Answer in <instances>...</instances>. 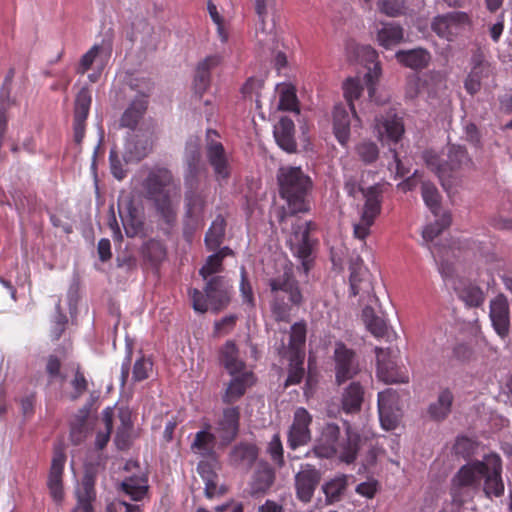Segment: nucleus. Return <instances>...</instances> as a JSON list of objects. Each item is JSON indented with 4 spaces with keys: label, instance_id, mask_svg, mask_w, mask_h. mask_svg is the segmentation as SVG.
Here are the masks:
<instances>
[{
    "label": "nucleus",
    "instance_id": "nucleus-1",
    "mask_svg": "<svg viewBox=\"0 0 512 512\" xmlns=\"http://www.w3.org/2000/svg\"><path fill=\"white\" fill-rule=\"evenodd\" d=\"M279 195L286 201V207L277 212V220L283 224L289 216L309 211L307 197L312 190L313 182L301 167L282 166L277 172Z\"/></svg>",
    "mask_w": 512,
    "mask_h": 512
},
{
    "label": "nucleus",
    "instance_id": "nucleus-2",
    "mask_svg": "<svg viewBox=\"0 0 512 512\" xmlns=\"http://www.w3.org/2000/svg\"><path fill=\"white\" fill-rule=\"evenodd\" d=\"M345 437L340 436V427L335 423H327L312 451L319 458L330 459L335 456L347 464L353 463L359 451L360 435L345 423Z\"/></svg>",
    "mask_w": 512,
    "mask_h": 512
},
{
    "label": "nucleus",
    "instance_id": "nucleus-3",
    "mask_svg": "<svg viewBox=\"0 0 512 512\" xmlns=\"http://www.w3.org/2000/svg\"><path fill=\"white\" fill-rule=\"evenodd\" d=\"M270 293V308L277 320L289 316L293 306L303 303V294L299 281L294 275L291 265L285 264L281 271L267 281Z\"/></svg>",
    "mask_w": 512,
    "mask_h": 512
},
{
    "label": "nucleus",
    "instance_id": "nucleus-4",
    "mask_svg": "<svg viewBox=\"0 0 512 512\" xmlns=\"http://www.w3.org/2000/svg\"><path fill=\"white\" fill-rule=\"evenodd\" d=\"M204 293L196 288L189 290L193 309L205 313L210 307L213 311L224 309L231 300L232 285L224 276H212L206 280Z\"/></svg>",
    "mask_w": 512,
    "mask_h": 512
},
{
    "label": "nucleus",
    "instance_id": "nucleus-5",
    "mask_svg": "<svg viewBox=\"0 0 512 512\" xmlns=\"http://www.w3.org/2000/svg\"><path fill=\"white\" fill-rule=\"evenodd\" d=\"M219 133L214 129H207L205 155L208 164L211 166L216 182L222 186L227 184L232 174V165L223 144L214 138Z\"/></svg>",
    "mask_w": 512,
    "mask_h": 512
},
{
    "label": "nucleus",
    "instance_id": "nucleus-6",
    "mask_svg": "<svg viewBox=\"0 0 512 512\" xmlns=\"http://www.w3.org/2000/svg\"><path fill=\"white\" fill-rule=\"evenodd\" d=\"M316 230V224L312 221H297L292 225L291 235L288 244L293 255L302 262L304 270L307 272L311 267V254L314 240L310 237V233Z\"/></svg>",
    "mask_w": 512,
    "mask_h": 512
},
{
    "label": "nucleus",
    "instance_id": "nucleus-7",
    "mask_svg": "<svg viewBox=\"0 0 512 512\" xmlns=\"http://www.w3.org/2000/svg\"><path fill=\"white\" fill-rule=\"evenodd\" d=\"M446 228V221L444 218L436 220L434 223L427 225L423 232V240L428 245V248L438 266L439 273L445 280L448 277V247L445 242H441L439 237L442 235Z\"/></svg>",
    "mask_w": 512,
    "mask_h": 512
},
{
    "label": "nucleus",
    "instance_id": "nucleus-8",
    "mask_svg": "<svg viewBox=\"0 0 512 512\" xmlns=\"http://www.w3.org/2000/svg\"><path fill=\"white\" fill-rule=\"evenodd\" d=\"M333 359L335 363V382L339 386L353 379L360 372L355 351L342 342L336 343Z\"/></svg>",
    "mask_w": 512,
    "mask_h": 512
},
{
    "label": "nucleus",
    "instance_id": "nucleus-9",
    "mask_svg": "<svg viewBox=\"0 0 512 512\" xmlns=\"http://www.w3.org/2000/svg\"><path fill=\"white\" fill-rule=\"evenodd\" d=\"M377 360V376L385 383H407L409 376L396 362V352L393 349L375 348Z\"/></svg>",
    "mask_w": 512,
    "mask_h": 512
},
{
    "label": "nucleus",
    "instance_id": "nucleus-10",
    "mask_svg": "<svg viewBox=\"0 0 512 512\" xmlns=\"http://www.w3.org/2000/svg\"><path fill=\"white\" fill-rule=\"evenodd\" d=\"M240 408L238 406L226 407L216 421L215 434L218 437V446H229L240 432Z\"/></svg>",
    "mask_w": 512,
    "mask_h": 512
},
{
    "label": "nucleus",
    "instance_id": "nucleus-11",
    "mask_svg": "<svg viewBox=\"0 0 512 512\" xmlns=\"http://www.w3.org/2000/svg\"><path fill=\"white\" fill-rule=\"evenodd\" d=\"M118 211L127 237L146 236L143 209L137 207L133 199H120Z\"/></svg>",
    "mask_w": 512,
    "mask_h": 512
},
{
    "label": "nucleus",
    "instance_id": "nucleus-12",
    "mask_svg": "<svg viewBox=\"0 0 512 512\" xmlns=\"http://www.w3.org/2000/svg\"><path fill=\"white\" fill-rule=\"evenodd\" d=\"M184 163L185 187L199 188L201 176L206 174V166L202 161L200 145L196 141L187 142Z\"/></svg>",
    "mask_w": 512,
    "mask_h": 512
},
{
    "label": "nucleus",
    "instance_id": "nucleus-13",
    "mask_svg": "<svg viewBox=\"0 0 512 512\" xmlns=\"http://www.w3.org/2000/svg\"><path fill=\"white\" fill-rule=\"evenodd\" d=\"M311 414L303 407L294 412L293 422L288 430L287 444L292 450L307 445L311 441Z\"/></svg>",
    "mask_w": 512,
    "mask_h": 512
},
{
    "label": "nucleus",
    "instance_id": "nucleus-14",
    "mask_svg": "<svg viewBox=\"0 0 512 512\" xmlns=\"http://www.w3.org/2000/svg\"><path fill=\"white\" fill-rule=\"evenodd\" d=\"M92 103V96L90 89L85 86L82 87L76 95L74 103L73 115V140L77 145H81L86 130V120L89 115Z\"/></svg>",
    "mask_w": 512,
    "mask_h": 512
},
{
    "label": "nucleus",
    "instance_id": "nucleus-15",
    "mask_svg": "<svg viewBox=\"0 0 512 512\" xmlns=\"http://www.w3.org/2000/svg\"><path fill=\"white\" fill-rule=\"evenodd\" d=\"M321 480L320 471L312 464H302L295 475V490L297 498L303 503H309Z\"/></svg>",
    "mask_w": 512,
    "mask_h": 512
},
{
    "label": "nucleus",
    "instance_id": "nucleus-16",
    "mask_svg": "<svg viewBox=\"0 0 512 512\" xmlns=\"http://www.w3.org/2000/svg\"><path fill=\"white\" fill-rule=\"evenodd\" d=\"M66 462V454L61 447H56L53 451V457L48 475L47 486L52 499L56 503L62 502L64 498L63 491V472Z\"/></svg>",
    "mask_w": 512,
    "mask_h": 512
},
{
    "label": "nucleus",
    "instance_id": "nucleus-17",
    "mask_svg": "<svg viewBox=\"0 0 512 512\" xmlns=\"http://www.w3.org/2000/svg\"><path fill=\"white\" fill-rule=\"evenodd\" d=\"M229 375L231 379L226 384V388L222 394V402L227 405H232L240 400L249 388L255 385L257 379L253 371Z\"/></svg>",
    "mask_w": 512,
    "mask_h": 512
},
{
    "label": "nucleus",
    "instance_id": "nucleus-18",
    "mask_svg": "<svg viewBox=\"0 0 512 512\" xmlns=\"http://www.w3.org/2000/svg\"><path fill=\"white\" fill-rule=\"evenodd\" d=\"M223 60L220 54L209 55L200 61L195 69L192 83L194 94L202 98L211 85V71L218 67Z\"/></svg>",
    "mask_w": 512,
    "mask_h": 512
},
{
    "label": "nucleus",
    "instance_id": "nucleus-19",
    "mask_svg": "<svg viewBox=\"0 0 512 512\" xmlns=\"http://www.w3.org/2000/svg\"><path fill=\"white\" fill-rule=\"evenodd\" d=\"M375 128L378 138L385 144H397L404 134V123L402 118L396 114L387 113L385 116L376 118Z\"/></svg>",
    "mask_w": 512,
    "mask_h": 512
},
{
    "label": "nucleus",
    "instance_id": "nucleus-20",
    "mask_svg": "<svg viewBox=\"0 0 512 512\" xmlns=\"http://www.w3.org/2000/svg\"><path fill=\"white\" fill-rule=\"evenodd\" d=\"M482 478L484 479L483 492L487 498L503 496L505 487L502 480V462L498 456L491 464L486 465Z\"/></svg>",
    "mask_w": 512,
    "mask_h": 512
},
{
    "label": "nucleus",
    "instance_id": "nucleus-21",
    "mask_svg": "<svg viewBox=\"0 0 512 512\" xmlns=\"http://www.w3.org/2000/svg\"><path fill=\"white\" fill-rule=\"evenodd\" d=\"M490 318L497 334L502 338L506 337L509 333L510 311L504 295L500 294L491 301Z\"/></svg>",
    "mask_w": 512,
    "mask_h": 512
},
{
    "label": "nucleus",
    "instance_id": "nucleus-22",
    "mask_svg": "<svg viewBox=\"0 0 512 512\" xmlns=\"http://www.w3.org/2000/svg\"><path fill=\"white\" fill-rule=\"evenodd\" d=\"M211 424L205 422L203 429L196 432L190 449L194 454L203 458H213L215 456V447L218 445V437L211 432Z\"/></svg>",
    "mask_w": 512,
    "mask_h": 512
},
{
    "label": "nucleus",
    "instance_id": "nucleus-23",
    "mask_svg": "<svg viewBox=\"0 0 512 512\" xmlns=\"http://www.w3.org/2000/svg\"><path fill=\"white\" fill-rule=\"evenodd\" d=\"M95 475L86 472L82 478L81 487L76 490L77 504L72 512H94L93 503L96 500Z\"/></svg>",
    "mask_w": 512,
    "mask_h": 512
},
{
    "label": "nucleus",
    "instance_id": "nucleus-24",
    "mask_svg": "<svg viewBox=\"0 0 512 512\" xmlns=\"http://www.w3.org/2000/svg\"><path fill=\"white\" fill-rule=\"evenodd\" d=\"M14 75V69H10L0 89V147L8 127V111L15 104V100L11 98V85Z\"/></svg>",
    "mask_w": 512,
    "mask_h": 512
},
{
    "label": "nucleus",
    "instance_id": "nucleus-25",
    "mask_svg": "<svg viewBox=\"0 0 512 512\" xmlns=\"http://www.w3.org/2000/svg\"><path fill=\"white\" fill-rule=\"evenodd\" d=\"M486 465L487 463L479 460L463 465L452 479L453 486L464 488L477 485L486 471Z\"/></svg>",
    "mask_w": 512,
    "mask_h": 512
},
{
    "label": "nucleus",
    "instance_id": "nucleus-26",
    "mask_svg": "<svg viewBox=\"0 0 512 512\" xmlns=\"http://www.w3.org/2000/svg\"><path fill=\"white\" fill-rule=\"evenodd\" d=\"M172 173L166 168H157L149 172L143 186L149 199L163 195L164 189L172 183Z\"/></svg>",
    "mask_w": 512,
    "mask_h": 512
},
{
    "label": "nucleus",
    "instance_id": "nucleus-27",
    "mask_svg": "<svg viewBox=\"0 0 512 512\" xmlns=\"http://www.w3.org/2000/svg\"><path fill=\"white\" fill-rule=\"evenodd\" d=\"M274 138L278 146L288 153H294L297 149L295 139V125L288 117H281L274 126Z\"/></svg>",
    "mask_w": 512,
    "mask_h": 512
},
{
    "label": "nucleus",
    "instance_id": "nucleus-28",
    "mask_svg": "<svg viewBox=\"0 0 512 512\" xmlns=\"http://www.w3.org/2000/svg\"><path fill=\"white\" fill-rule=\"evenodd\" d=\"M219 361L228 374H237L249 371L246 363L239 358V349L233 341H227L222 346L220 349Z\"/></svg>",
    "mask_w": 512,
    "mask_h": 512
},
{
    "label": "nucleus",
    "instance_id": "nucleus-29",
    "mask_svg": "<svg viewBox=\"0 0 512 512\" xmlns=\"http://www.w3.org/2000/svg\"><path fill=\"white\" fill-rule=\"evenodd\" d=\"M395 58L402 66L417 71L428 66L431 60V55L424 48H414L397 51L395 53Z\"/></svg>",
    "mask_w": 512,
    "mask_h": 512
},
{
    "label": "nucleus",
    "instance_id": "nucleus-30",
    "mask_svg": "<svg viewBox=\"0 0 512 512\" xmlns=\"http://www.w3.org/2000/svg\"><path fill=\"white\" fill-rule=\"evenodd\" d=\"M364 401V388L359 382H351L341 396V409L346 414H355L361 410Z\"/></svg>",
    "mask_w": 512,
    "mask_h": 512
},
{
    "label": "nucleus",
    "instance_id": "nucleus-31",
    "mask_svg": "<svg viewBox=\"0 0 512 512\" xmlns=\"http://www.w3.org/2000/svg\"><path fill=\"white\" fill-rule=\"evenodd\" d=\"M454 291L459 299H461L469 307H479L484 302V293L480 287L469 281L458 280L453 283Z\"/></svg>",
    "mask_w": 512,
    "mask_h": 512
},
{
    "label": "nucleus",
    "instance_id": "nucleus-32",
    "mask_svg": "<svg viewBox=\"0 0 512 512\" xmlns=\"http://www.w3.org/2000/svg\"><path fill=\"white\" fill-rule=\"evenodd\" d=\"M333 132L340 145L346 147L350 140V117L343 105L334 107Z\"/></svg>",
    "mask_w": 512,
    "mask_h": 512
},
{
    "label": "nucleus",
    "instance_id": "nucleus-33",
    "mask_svg": "<svg viewBox=\"0 0 512 512\" xmlns=\"http://www.w3.org/2000/svg\"><path fill=\"white\" fill-rule=\"evenodd\" d=\"M258 457V447L253 443L240 442L230 451L228 458L232 465L251 467Z\"/></svg>",
    "mask_w": 512,
    "mask_h": 512
},
{
    "label": "nucleus",
    "instance_id": "nucleus-34",
    "mask_svg": "<svg viewBox=\"0 0 512 512\" xmlns=\"http://www.w3.org/2000/svg\"><path fill=\"white\" fill-rule=\"evenodd\" d=\"M274 480V469L267 463H260L253 475L251 495L256 496L266 493L273 485Z\"/></svg>",
    "mask_w": 512,
    "mask_h": 512
},
{
    "label": "nucleus",
    "instance_id": "nucleus-35",
    "mask_svg": "<svg viewBox=\"0 0 512 512\" xmlns=\"http://www.w3.org/2000/svg\"><path fill=\"white\" fill-rule=\"evenodd\" d=\"M147 105L148 102L145 96L136 97L122 114L120 126L135 129L146 112Z\"/></svg>",
    "mask_w": 512,
    "mask_h": 512
},
{
    "label": "nucleus",
    "instance_id": "nucleus-36",
    "mask_svg": "<svg viewBox=\"0 0 512 512\" xmlns=\"http://www.w3.org/2000/svg\"><path fill=\"white\" fill-rule=\"evenodd\" d=\"M363 56L367 62L373 64V68H369V71L365 74L364 80L366 83L367 91L370 100L374 99L375 86L381 75V66L378 59L377 51L371 46H365L363 48Z\"/></svg>",
    "mask_w": 512,
    "mask_h": 512
},
{
    "label": "nucleus",
    "instance_id": "nucleus-37",
    "mask_svg": "<svg viewBox=\"0 0 512 512\" xmlns=\"http://www.w3.org/2000/svg\"><path fill=\"white\" fill-rule=\"evenodd\" d=\"M404 39V29L395 22L383 23L377 31V41L380 46L390 49L400 44Z\"/></svg>",
    "mask_w": 512,
    "mask_h": 512
},
{
    "label": "nucleus",
    "instance_id": "nucleus-38",
    "mask_svg": "<svg viewBox=\"0 0 512 512\" xmlns=\"http://www.w3.org/2000/svg\"><path fill=\"white\" fill-rule=\"evenodd\" d=\"M306 332V324L304 322H297L291 326L288 356H294L295 359L305 357Z\"/></svg>",
    "mask_w": 512,
    "mask_h": 512
},
{
    "label": "nucleus",
    "instance_id": "nucleus-39",
    "mask_svg": "<svg viewBox=\"0 0 512 512\" xmlns=\"http://www.w3.org/2000/svg\"><path fill=\"white\" fill-rule=\"evenodd\" d=\"M363 196L365 198V203L363 205L361 216L375 222L382 209L381 192L377 187L372 186L363 192Z\"/></svg>",
    "mask_w": 512,
    "mask_h": 512
},
{
    "label": "nucleus",
    "instance_id": "nucleus-40",
    "mask_svg": "<svg viewBox=\"0 0 512 512\" xmlns=\"http://www.w3.org/2000/svg\"><path fill=\"white\" fill-rule=\"evenodd\" d=\"M226 220L222 215H217L205 235V245L209 251H216L224 241Z\"/></svg>",
    "mask_w": 512,
    "mask_h": 512
},
{
    "label": "nucleus",
    "instance_id": "nucleus-41",
    "mask_svg": "<svg viewBox=\"0 0 512 512\" xmlns=\"http://www.w3.org/2000/svg\"><path fill=\"white\" fill-rule=\"evenodd\" d=\"M185 208L186 217H199L203 218L204 209L206 206V198L199 188L185 187Z\"/></svg>",
    "mask_w": 512,
    "mask_h": 512
},
{
    "label": "nucleus",
    "instance_id": "nucleus-42",
    "mask_svg": "<svg viewBox=\"0 0 512 512\" xmlns=\"http://www.w3.org/2000/svg\"><path fill=\"white\" fill-rule=\"evenodd\" d=\"M443 154H439L434 150H426L423 153V160L426 166L439 178L441 185L446 190V174L448 161L443 157Z\"/></svg>",
    "mask_w": 512,
    "mask_h": 512
},
{
    "label": "nucleus",
    "instance_id": "nucleus-43",
    "mask_svg": "<svg viewBox=\"0 0 512 512\" xmlns=\"http://www.w3.org/2000/svg\"><path fill=\"white\" fill-rule=\"evenodd\" d=\"M149 151L147 140L131 137L125 144L123 158L126 163L139 162L148 155Z\"/></svg>",
    "mask_w": 512,
    "mask_h": 512
},
{
    "label": "nucleus",
    "instance_id": "nucleus-44",
    "mask_svg": "<svg viewBox=\"0 0 512 512\" xmlns=\"http://www.w3.org/2000/svg\"><path fill=\"white\" fill-rule=\"evenodd\" d=\"M121 487L131 500L140 501L148 490L147 478L140 475L130 476L122 482Z\"/></svg>",
    "mask_w": 512,
    "mask_h": 512
},
{
    "label": "nucleus",
    "instance_id": "nucleus-45",
    "mask_svg": "<svg viewBox=\"0 0 512 512\" xmlns=\"http://www.w3.org/2000/svg\"><path fill=\"white\" fill-rule=\"evenodd\" d=\"M364 84L366 85L365 80L360 78H348L343 84L344 97L357 122H360V119L357 116L354 101L361 96Z\"/></svg>",
    "mask_w": 512,
    "mask_h": 512
},
{
    "label": "nucleus",
    "instance_id": "nucleus-46",
    "mask_svg": "<svg viewBox=\"0 0 512 512\" xmlns=\"http://www.w3.org/2000/svg\"><path fill=\"white\" fill-rule=\"evenodd\" d=\"M421 195L429 210L437 216L441 210V195L433 183L423 182Z\"/></svg>",
    "mask_w": 512,
    "mask_h": 512
},
{
    "label": "nucleus",
    "instance_id": "nucleus-47",
    "mask_svg": "<svg viewBox=\"0 0 512 512\" xmlns=\"http://www.w3.org/2000/svg\"><path fill=\"white\" fill-rule=\"evenodd\" d=\"M240 296L242 298L243 305L248 310H254L256 306V300L252 284L249 280L248 273L244 266L240 268V284H239Z\"/></svg>",
    "mask_w": 512,
    "mask_h": 512
},
{
    "label": "nucleus",
    "instance_id": "nucleus-48",
    "mask_svg": "<svg viewBox=\"0 0 512 512\" xmlns=\"http://www.w3.org/2000/svg\"><path fill=\"white\" fill-rule=\"evenodd\" d=\"M478 442L472 438L461 435L458 436L453 445V453L464 460L470 459L477 451Z\"/></svg>",
    "mask_w": 512,
    "mask_h": 512
},
{
    "label": "nucleus",
    "instance_id": "nucleus-49",
    "mask_svg": "<svg viewBox=\"0 0 512 512\" xmlns=\"http://www.w3.org/2000/svg\"><path fill=\"white\" fill-rule=\"evenodd\" d=\"M363 318L368 330L375 337L380 338L387 333V324L385 320L376 316L372 308L366 307L363 310Z\"/></svg>",
    "mask_w": 512,
    "mask_h": 512
},
{
    "label": "nucleus",
    "instance_id": "nucleus-50",
    "mask_svg": "<svg viewBox=\"0 0 512 512\" xmlns=\"http://www.w3.org/2000/svg\"><path fill=\"white\" fill-rule=\"evenodd\" d=\"M143 256L152 264H158L166 257L164 244L156 239H150L143 245Z\"/></svg>",
    "mask_w": 512,
    "mask_h": 512
},
{
    "label": "nucleus",
    "instance_id": "nucleus-51",
    "mask_svg": "<svg viewBox=\"0 0 512 512\" xmlns=\"http://www.w3.org/2000/svg\"><path fill=\"white\" fill-rule=\"evenodd\" d=\"M448 414V390H443L437 400L428 407V416L433 421H442Z\"/></svg>",
    "mask_w": 512,
    "mask_h": 512
},
{
    "label": "nucleus",
    "instance_id": "nucleus-52",
    "mask_svg": "<svg viewBox=\"0 0 512 512\" xmlns=\"http://www.w3.org/2000/svg\"><path fill=\"white\" fill-rule=\"evenodd\" d=\"M155 207L165 223L171 225L176 220V210L172 205V201L168 194H163L159 198H155Z\"/></svg>",
    "mask_w": 512,
    "mask_h": 512
},
{
    "label": "nucleus",
    "instance_id": "nucleus-53",
    "mask_svg": "<svg viewBox=\"0 0 512 512\" xmlns=\"http://www.w3.org/2000/svg\"><path fill=\"white\" fill-rule=\"evenodd\" d=\"M120 418L122 425L117 429L115 443L118 449L124 450L127 449L130 444V432L132 429V423L128 414L121 413Z\"/></svg>",
    "mask_w": 512,
    "mask_h": 512
},
{
    "label": "nucleus",
    "instance_id": "nucleus-54",
    "mask_svg": "<svg viewBox=\"0 0 512 512\" xmlns=\"http://www.w3.org/2000/svg\"><path fill=\"white\" fill-rule=\"evenodd\" d=\"M104 430L97 432L95 439V447L97 450H103L109 440L113 429V417L111 411L106 409L103 414Z\"/></svg>",
    "mask_w": 512,
    "mask_h": 512
},
{
    "label": "nucleus",
    "instance_id": "nucleus-55",
    "mask_svg": "<svg viewBox=\"0 0 512 512\" xmlns=\"http://www.w3.org/2000/svg\"><path fill=\"white\" fill-rule=\"evenodd\" d=\"M289 359V370L288 376L285 382V386L299 384L304 377V358L295 359L294 356H288Z\"/></svg>",
    "mask_w": 512,
    "mask_h": 512
},
{
    "label": "nucleus",
    "instance_id": "nucleus-56",
    "mask_svg": "<svg viewBox=\"0 0 512 512\" xmlns=\"http://www.w3.org/2000/svg\"><path fill=\"white\" fill-rule=\"evenodd\" d=\"M355 149L360 160L367 165L374 163L379 157L378 146L372 141H363Z\"/></svg>",
    "mask_w": 512,
    "mask_h": 512
},
{
    "label": "nucleus",
    "instance_id": "nucleus-57",
    "mask_svg": "<svg viewBox=\"0 0 512 512\" xmlns=\"http://www.w3.org/2000/svg\"><path fill=\"white\" fill-rule=\"evenodd\" d=\"M471 164L467 151L460 145L450 146V171L458 170Z\"/></svg>",
    "mask_w": 512,
    "mask_h": 512
},
{
    "label": "nucleus",
    "instance_id": "nucleus-58",
    "mask_svg": "<svg viewBox=\"0 0 512 512\" xmlns=\"http://www.w3.org/2000/svg\"><path fill=\"white\" fill-rule=\"evenodd\" d=\"M346 487L347 477L345 475H342L327 482L323 487V491L326 494L327 498L331 500H338L339 497L346 490Z\"/></svg>",
    "mask_w": 512,
    "mask_h": 512
},
{
    "label": "nucleus",
    "instance_id": "nucleus-59",
    "mask_svg": "<svg viewBox=\"0 0 512 512\" xmlns=\"http://www.w3.org/2000/svg\"><path fill=\"white\" fill-rule=\"evenodd\" d=\"M223 269V255L212 254L208 256L205 264L199 270V274L204 280H208L214 274L221 272Z\"/></svg>",
    "mask_w": 512,
    "mask_h": 512
},
{
    "label": "nucleus",
    "instance_id": "nucleus-60",
    "mask_svg": "<svg viewBox=\"0 0 512 512\" xmlns=\"http://www.w3.org/2000/svg\"><path fill=\"white\" fill-rule=\"evenodd\" d=\"M267 453L278 467L281 468L285 465L284 449L279 433L274 434L271 438L267 446Z\"/></svg>",
    "mask_w": 512,
    "mask_h": 512
},
{
    "label": "nucleus",
    "instance_id": "nucleus-61",
    "mask_svg": "<svg viewBox=\"0 0 512 512\" xmlns=\"http://www.w3.org/2000/svg\"><path fill=\"white\" fill-rule=\"evenodd\" d=\"M483 71V64L477 63L468 74L464 86L469 94L474 95L480 90Z\"/></svg>",
    "mask_w": 512,
    "mask_h": 512
},
{
    "label": "nucleus",
    "instance_id": "nucleus-62",
    "mask_svg": "<svg viewBox=\"0 0 512 512\" xmlns=\"http://www.w3.org/2000/svg\"><path fill=\"white\" fill-rule=\"evenodd\" d=\"M278 108L283 111L299 113L298 99L294 88L287 87L280 92Z\"/></svg>",
    "mask_w": 512,
    "mask_h": 512
},
{
    "label": "nucleus",
    "instance_id": "nucleus-63",
    "mask_svg": "<svg viewBox=\"0 0 512 512\" xmlns=\"http://www.w3.org/2000/svg\"><path fill=\"white\" fill-rule=\"evenodd\" d=\"M102 51V46L95 44L93 45L80 59L77 67H76V73L77 74H85L93 65L94 62H96L97 57L99 56L100 52Z\"/></svg>",
    "mask_w": 512,
    "mask_h": 512
},
{
    "label": "nucleus",
    "instance_id": "nucleus-64",
    "mask_svg": "<svg viewBox=\"0 0 512 512\" xmlns=\"http://www.w3.org/2000/svg\"><path fill=\"white\" fill-rule=\"evenodd\" d=\"M381 426L389 431L397 427L400 419V409H378Z\"/></svg>",
    "mask_w": 512,
    "mask_h": 512
}]
</instances>
